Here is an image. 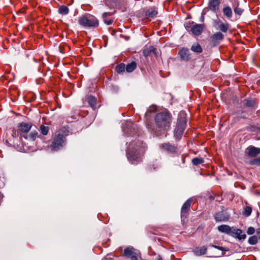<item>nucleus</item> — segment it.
Returning <instances> with one entry per match:
<instances>
[{
	"label": "nucleus",
	"mask_w": 260,
	"mask_h": 260,
	"mask_svg": "<svg viewBox=\"0 0 260 260\" xmlns=\"http://www.w3.org/2000/svg\"><path fill=\"white\" fill-rule=\"evenodd\" d=\"M40 129L42 134L43 135H47L49 129V127L44 125H41Z\"/></svg>",
	"instance_id": "obj_34"
},
{
	"label": "nucleus",
	"mask_w": 260,
	"mask_h": 260,
	"mask_svg": "<svg viewBox=\"0 0 260 260\" xmlns=\"http://www.w3.org/2000/svg\"><path fill=\"white\" fill-rule=\"evenodd\" d=\"M224 15L228 18H231L233 16V12L230 6H225L222 10Z\"/></svg>",
	"instance_id": "obj_23"
},
{
	"label": "nucleus",
	"mask_w": 260,
	"mask_h": 260,
	"mask_svg": "<svg viewBox=\"0 0 260 260\" xmlns=\"http://www.w3.org/2000/svg\"><path fill=\"white\" fill-rule=\"evenodd\" d=\"M144 148L143 142L140 141H135L129 144L126 151V155L131 164L137 165L142 161V158L140 152L141 149Z\"/></svg>",
	"instance_id": "obj_2"
},
{
	"label": "nucleus",
	"mask_w": 260,
	"mask_h": 260,
	"mask_svg": "<svg viewBox=\"0 0 260 260\" xmlns=\"http://www.w3.org/2000/svg\"><path fill=\"white\" fill-rule=\"evenodd\" d=\"M192 200L190 198L188 199L182 205L181 210V217L185 216L189 210Z\"/></svg>",
	"instance_id": "obj_12"
},
{
	"label": "nucleus",
	"mask_w": 260,
	"mask_h": 260,
	"mask_svg": "<svg viewBox=\"0 0 260 260\" xmlns=\"http://www.w3.org/2000/svg\"><path fill=\"white\" fill-rule=\"evenodd\" d=\"M156 48L153 46H149L143 49V53L145 57L151 56L152 54H156Z\"/></svg>",
	"instance_id": "obj_19"
},
{
	"label": "nucleus",
	"mask_w": 260,
	"mask_h": 260,
	"mask_svg": "<svg viewBox=\"0 0 260 260\" xmlns=\"http://www.w3.org/2000/svg\"><path fill=\"white\" fill-rule=\"evenodd\" d=\"M207 249L205 246H202L201 247H196L193 252L194 254L197 256H200L202 255L205 254L207 252Z\"/></svg>",
	"instance_id": "obj_21"
},
{
	"label": "nucleus",
	"mask_w": 260,
	"mask_h": 260,
	"mask_svg": "<svg viewBox=\"0 0 260 260\" xmlns=\"http://www.w3.org/2000/svg\"><path fill=\"white\" fill-rule=\"evenodd\" d=\"M161 147L164 149L170 152H174L176 150V148L169 143L162 144Z\"/></svg>",
	"instance_id": "obj_22"
},
{
	"label": "nucleus",
	"mask_w": 260,
	"mask_h": 260,
	"mask_svg": "<svg viewBox=\"0 0 260 260\" xmlns=\"http://www.w3.org/2000/svg\"><path fill=\"white\" fill-rule=\"evenodd\" d=\"M211 246L214 247V248H215L219 249L220 250L223 251H229V249L228 248H226L224 247L219 246H216V245H212Z\"/></svg>",
	"instance_id": "obj_37"
},
{
	"label": "nucleus",
	"mask_w": 260,
	"mask_h": 260,
	"mask_svg": "<svg viewBox=\"0 0 260 260\" xmlns=\"http://www.w3.org/2000/svg\"><path fill=\"white\" fill-rule=\"evenodd\" d=\"M172 120V116L167 112H160L155 116V123L156 128L154 130L155 134L159 136L165 134L169 129Z\"/></svg>",
	"instance_id": "obj_1"
},
{
	"label": "nucleus",
	"mask_w": 260,
	"mask_h": 260,
	"mask_svg": "<svg viewBox=\"0 0 260 260\" xmlns=\"http://www.w3.org/2000/svg\"><path fill=\"white\" fill-rule=\"evenodd\" d=\"M239 2L236 0H234V3H232V7L234 9L235 14L241 16L244 12V10L239 7Z\"/></svg>",
	"instance_id": "obj_16"
},
{
	"label": "nucleus",
	"mask_w": 260,
	"mask_h": 260,
	"mask_svg": "<svg viewBox=\"0 0 260 260\" xmlns=\"http://www.w3.org/2000/svg\"><path fill=\"white\" fill-rule=\"evenodd\" d=\"M38 137V133L36 131L31 132L28 136L24 137L25 139L29 138L30 140L35 141Z\"/></svg>",
	"instance_id": "obj_29"
},
{
	"label": "nucleus",
	"mask_w": 260,
	"mask_h": 260,
	"mask_svg": "<svg viewBox=\"0 0 260 260\" xmlns=\"http://www.w3.org/2000/svg\"><path fill=\"white\" fill-rule=\"evenodd\" d=\"M249 164L251 165H255L256 166H260V157L253 158L249 160Z\"/></svg>",
	"instance_id": "obj_32"
},
{
	"label": "nucleus",
	"mask_w": 260,
	"mask_h": 260,
	"mask_svg": "<svg viewBox=\"0 0 260 260\" xmlns=\"http://www.w3.org/2000/svg\"><path fill=\"white\" fill-rule=\"evenodd\" d=\"M136 63L133 61L127 64V66L125 67V70L127 72L131 73L136 69Z\"/></svg>",
	"instance_id": "obj_28"
},
{
	"label": "nucleus",
	"mask_w": 260,
	"mask_h": 260,
	"mask_svg": "<svg viewBox=\"0 0 260 260\" xmlns=\"http://www.w3.org/2000/svg\"><path fill=\"white\" fill-rule=\"evenodd\" d=\"M57 133L53 138L51 144L49 146L51 150L53 151H56L61 149L66 143L65 135L61 134L60 132H57Z\"/></svg>",
	"instance_id": "obj_4"
},
{
	"label": "nucleus",
	"mask_w": 260,
	"mask_h": 260,
	"mask_svg": "<svg viewBox=\"0 0 260 260\" xmlns=\"http://www.w3.org/2000/svg\"><path fill=\"white\" fill-rule=\"evenodd\" d=\"M245 117L244 116L241 117H238V119H240V118H245Z\"/></svg>",
	"instance_id": "obj_44"
},
{
	"label": "nucleus",
	"mask_w": 260,
	"mask_h": 260,
	"mask_svg": "<svg viewBox=\"0 0 260 260\" xmlns=\"http://www.w3.org/2000/svg\"><path fill=\"white\" fill-rule=\"evenodd\" d=\"M255 104L254 100L251 98H247L241 102V105L245 107H252Z\"/></svg>",
	"instance_id": "obj_17"
},
{
	"label": "nucleus",
	"mask_w": 260,
	"mask_h": 260,
	"mask_svg": "<svg viewBox=\"0 0 260 260\" xmlns=\"http://www.w3.org/2000/svg\"><path fill=\"white\" fill-rule=\"evenodd\" d=\"M221 211L217 212L214 215V219L216 222H223L227 221L230 218V214L224 210V208L222 207Z\"/></svg>",
	"instance_id": "obj_7"
},
{
	"label": "nucleus",
	"mask_w": 260,
	"mask_h": 260,
	"mask_svg": "<svg viewBox=\"0 0 260 260\" xmlns=\"http://www.w3.org/2000/svg\"><path fill=\"white\" fill-rule=\"evenodd\" d=\"M123 255L130 258L131 260H138L139 253L132 247H127L124 249Z\"/></svg>",
	"instance_id": "obj_8"
},
{
	"label": "nucleus",
	"mask_w": 260,
	"mask_h": 260,
	"mask_svg": "<svg viewBox=\"0 0 260 260\" xmlns=\"http://www.w3.org/2000/svg\"><path fill=\"white\" fill-rule=\"evenodd\" d=\"M58 12L62 15H66L69 13V9L67 6L61 5L59 7Z\"/></svg>",
	"instance_id": "obj_26"
},
{
	"label": "nucleus",
	"mask_w": 260,
	"mask_h": 260,
	"mask_svg": "<svg viewBox=\"0 0 260 260\" xmlns=\"http://www.w3.org/2000/svg\"><path fill=\"white\" fill-rule=\"evenodd\" d=\"M32 127L30 123L21 122L18 126L19 130L23 133H28Z\"/></svg>",
	"instance_id": "obj_13"
},
{
	"label": "nucleus",
	"mask_w": 260,
	"mask_h": 260,
	"mask_svg": "<svg viewBox=\"0 0 260 260\" xmlns=\"http://www.w3.org/2000/svg\"><path fill=\"white\" fill-rule=\"evenodd\" d=\"M220 0H209L208 7L213 12L217 13L219 10Z\"/></svg>",
	"instance_id": "obj_11"
},
{
	"label": "nucleus",
	"mask_w": 260,
	"mask_h": 260,
	"mask_svg": "<svg viewBox=\"0 0 260 260\" xmlns=\"http://www.w3.org/2000/svg\"><path fill=\"white\" fill-rule=\"evenodd\" d=\"M204 20V14H202V16L200 18L201 22H203Z\"/></svg>",
	"instance_id": "obj_41"
},
{
	"label": "nucleus",
	"mask_w": 260,
	"mask_h": 260,
	"mask_svg": "<svg viewBox=\"0 0 260 260\" xmlns=\"http://www.w3.org/2000/svg\"><path fill=\"white\" fill-rule=\"evenodd\" d=\"M125 69V64L123 63H120L116 67L115 70L116 72L120 74L124 71Z\"/></svg>",
	"instance_id": "obj_31"
},
{
	"label": "nucleus",
	"mask_w": 260,
	"mask_h": 260,
	"mask_svg": "<svg viewBox=\"0 0 260 260\" xmlns=\"http://www.w3.org/2000/svg\"><path fill=\"white\" fill-rule=\"evenodd\" d=\"M255 232V229L253 227H249L248 228V229H247V233L248 235H252Z\"/></svg>",
	"instance_id": "obj_38"
},
{
	"label": "nucleus",
	"mask_w": 260,
	"mask_h": 260,
	"mask_svg": "<svg viewBox=\"0 0 260 260\" xmlns=\"http://www.w3.org/2000/svg\"><path fill=\"white\" fill-rule=\"evenodd\" d=\"M191 50L193 52H196L198 53H200L203 51L202 47L198 43H194L191 47Z\"/></svg>",
	"instance_id": "obj_25"
},
{
	"label": "nucleus",
	"mask_w": 260,
	"mask_h": 260,
	"mask_svg": "<svg viewBox=\"0 0 260 260\" xmlns=\"http://www.w3.org/2000/svg\"><path fill=\"white\" fill-rule=\"evenodd\" d=\"M132 124H133V123H132V122H131V121H129V122H128V121H127V122H126V125H127V126H131V125H132Z\"/></svg>",
	"instance_id": "obj_42"
},
{
	"label": "nucleus",
	"mask_w": 260,
	"mask_h": 260,
	"mask_svg": "<svg viewBox=\"0 0 260 260\" xmlns=\"http://www.w3.org/2000/svg\"><path fill=\"white\" fill-rule=\"evenodd\" d=\"M223 38V35L221 32L218 31L211 36L210 40L212 45L216 46L219 44V42L222 41Z\"/></svg>",
	"instance_id": "obj_10"
},
{
	"label": "nucleus",
	"mask_w": 260,
	"mask_h": 260,
	"mask_svg": "<svg viewBox=\"0 0 260 260\" xmlns=\"http://www.w3.org/2000/svg\"><path fill=\"white\" fill-rule=\"evenodd\" d=\"M108 15H109V13H108L107 12H105L103 13L102 17H103V21H104V23L107 25H110V24H112V20H110V19H107V16Z\"/></svg>",
	"instance_id": "obj_33"
},
{
	"label": "nucleus",
	"mask_w": 260,
	"mask_h": 260,
	"mask_svg": "<svg viewBox=\"0 0 260 260\" xmlns=\"http://www.w3.org/2000/svg\"><path fill=\"white\" fill-rule=\"evenodd\" d=\"M186 125V119L185 114L184 112H181L179 115L177 125L174 132V136L177 139L179 140L181 138Z\"/></svg>",
	"instance_id": "obj_3"
},
{
	"label": "nucleus",
	"mask_w": 260,
	"mask_h": 260,
	"mask_svg": "<svg viewBox=\"0 0 260 260\" xmlns=\"http://www.w3.org/2000/svg\"><path fill=\"white\" fill-rule=\"evenodd\" d=\"M256 234L258 236V238L260 239V228L256 230Z\"/></svg>",
	"instance_id": "obj_40"
},
{
	"label": "nucleus",
	"mask_w": 260,
	"mask_h": 260,
	"mask_svg": "<svg viewBox=\"0 0 260 260\" xmlns=\"http://www.w3.org/2000/svg\"><path fill=\"white\" fill-rule=\"evenodd\" d=\"M157 13V11L155 8H150L146 11L145 15L147 18H152L155 17Z\"/></svg>",
	"instance_id": "obj_20"
},
{
	"label": "nucleus",
	"mask_w": 260,
	"mask_h": 260,
	"mask_svg": "<svg viewBox=\"0 0 260 260\" xmlns=\"http://www.w3.org/2000/svg\"><path fill=\"white\" fill-rule=\"evenodd\" d=\"M204 159L201 157H195L192 159L191 162L194 166H198L204 162Z\"/></svg>",
	"instance_id": "obj_30"
},
{
	"label": "nucleus",
	"mask_w": 260,
	"mask_h": 260,
	"mask_svg": "<svg viewBox=\"0 0 260 260\" xmlns=\"http://www.w3.org/2000/svg\"><path fill=\"white\" fill-rule=\"evenodd\" d=\"M78 23L85 27H96L99 26V21L96 18L89 14L80 17L78 19Z\"/></svg>",
	"instance_id": "obj_5"
},
{
	"label": "nucleus",
	"mask_w": 260,
	"mask_h": 260,
	"mask_svg": "<svg viewBox=\"0 0 260 260\" xmlns=\"http://www.w3.org/2000/svg\"><path fill=\"white\" fill-rule=\"evenodd\" d=\"M248 242L251 245H255L257 243V238L255 236L250 237L248 239Z\"/></svg>",
	"instance_id": "obj_36"
},
{
	"label": "nucleus",
	"mask_w": 260,
	"mask_h": 260,
	"mask_svg": "<svg viewBox=\"0 0 260 260\" xmlns=\"http://www.w3.org/2000/svg\"><path fill=\"white\" fill-rule=\"evenodd\" d=\"M245 155L250 157H255L260 154V148L250 145L244 151Z\"/></svg>",
	"instance_id": "obj_9"
},
{
	"label": "nucleus",
	"mask_w": 260,
	"mask_h": 260,
	"mask_svg": "<svg viewBox=\"0 0 260 260\" xmlns=\"http://www.w3.org/2000/svg\"><path fill=\"white\" fill-rule=\"evenodd\" d=\"M186 29L191 32L194 36H199L203 30L204 25L202 24H196L193 21H189L185 24Z\"/></svg>",
	"instance_id": "obj_6"
},
{
	"label": "nucleus",
	"mask_w": 260,
	"mask_h": 260,
	"mask_svg": "<svg viewBox=\"0 0 260 260\" xmlns=\"http://www.w3.org/2000/svg\"><path fill=\"white\" fill-rule=\"evenodd\" d=\"M179 54L182 60H188L190 58V52L187 48H182L179 51Z\"/></svg>",
	"instance_id": "obj_14"
},
{
	"label": "nucleus",
	"mask_w": 260,
	"mask_h": 260,
	"mask_svg": "<svg viewBox=\"0 0 260 260\" xmlns=\"http://www.w3.org/2000/svg\"><path fill=\"white\" fill-rule=\"evenodd\" d=\"M229 28V24L228 23H221L217 27V29L223 32H226Z\"/></svg>",
	"instance_id": "obj_27"
},
{
	"label": "nucleus",
	"mask_w": 260,
	"mask_h": 260,
	"mask_svg": "<svg viewBox=\"0 0 260 260\" xmlns=\"http://www.w3.org/2000/svg\"><path fill=\"white\" fill-rule=\"evenodd\" d=\"M251 211L252 208L250 206H246L244 209L243 214L245 216L248 217L251 214Z\"/></svg>",
	"instance_id": "obj_35"
},
{
	"label": "nucleus",
	"mask_w": 260,
	"mask_h": 260,
	"mask_svg": "<svg viewBox=\"0 0 260 260\" xmlns=\"http://www.w3.org/2000/svg\"><path fill=\"white\" fill-rule=\"evenodd\" d=\"M157 260H163V259H162V257L160 255H159L157 257Z\"/></svg>",
	"instance_id": "obj_43"
},
{
	"label": "nucleus",
	"mask_w": 260,
	"mask_h": 260,
	"mask_svg": "<svg viewBox=\"0 0 260 260\" xmlns=\"http://www.w3.org/2000/svg\"><path fill=\"white\" fill-rule=\"evenodd\" d=\"M221 21L220 20H214V25L215 26H218L221 23Z\"/></svg>",
	"instance_id": "obj_39"
},
{
	"label": "nucleus",
	"mask_w": 260,
	"mask_h": 260,
	"mask_svg": "<svg viewBox=\"0 0 260 260\" xmlns=\"http://www.w3.org/2000/svg\"><path fill=\"white\" fill-rule=\"evenodd\" d=\"M218 230L223 233H225L228 235L232 234L233 227L231 228L229 225L226 224H222L219 225L217 228Z\"/></svg>",
	"instance_id": "obj_15"
},
{
	"label": "nucleus",
	"mask_w": 260,
	"mask_h": 260,
	"mask_svg": "<svg viewBox=\"0 0 260 260\" xmlns=\"http://www.w3.org/2000/svg\"><path fill=\"white\" fill-rule=\"evenodd\" d=\"M232 234H234L236 238L239 239H245L246 238V235L243 233V232L241 230L236 229L233 227V231Z\"/></svg>",
	"instance_id": "obj_18"
},
{
	"label": "nucleus",
	"mask_w": 260,
	"mask_h": 260,
	"mask_svg": "<svg viewBox=\"0 0 260 260\" xmlns=\"http://www.w3.org/2000/svg\"><path fill=\"white\" fill-rule=\"evenodd\" d=\"M87 100L89 105L93 109H94L96 104V99L93 96L90 95L88 96Z\"/></svg>",
	"instance_id": "obj_24"
}]
</instances>
